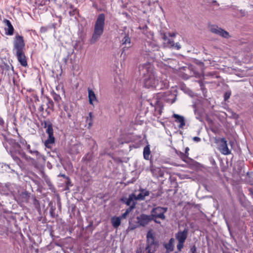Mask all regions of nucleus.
Masks as SVG:
<instances>
[{
    "label": "nucleus",
    "instance_id": "6e6d98bb",
    "mask_svg": "<svg viewBox=\"0 0 253 253\" xmlns=\"http://www.w3.org/2000/svg\"><path fill=\"white\" fill-rule=\"evenodd\" d=\"M11 66V68L12 70H13V67H12V66Z\"/></svg>",
    "mask_w": 253,
    "mask_h": 253
},
{
    "label": "nucleus",
    "instance_id": "e433bc0d",
    "mask_svg": "<svg viewBox=\"0 0 253 253\" xmlns=\"http://www.w3.org/2000/svg\"><path fill=\"white\" fill-rule=\"evenodd\" d=\"M10 66L7 64H4V65L3 67V69L7 70V71L9 70L10 69Z\"/></svg>",
    "mask_w": 253,
    "mask_h": 253
},
{
    "label": "nucleus",
    "instance_id": "9d476101",
    "mask_svg": "<svg viewBox=\"0 0 253 253\" xmlns=\"http://www.w3.org/2000/svg\"><path fill=\"white\" fill-rule=\"evenodd\" d=\"M149 38L152 39L151 41H147L146 46H148V51H158L160 48L159 45L154 41L153 39L154 37V34L152 32H149Z\"/></svg>",
    "mask_w": 253,
    "mask_h": 253
},
{
    "label": "nucleus",
    "instance_id": "6e6552de",
    "mask_svg": "<svg viewBox=\"0 0 253 253\" xmlns=\"http://www.w3.org/2000/svg\"><path fill=\"white\" fill-rule=\"evenodd\" d=\"M13 45L16 52L23 51L25 46L23 37L17 34L15 37Z\"/></svg>",
    "mask_w": 253,
    "mask_h": 253
},
{
    "label": "nucleus",
    "instance_id": "de8ad7c7",
    "mask_svg": "<svg viewBox=\"0 0 253 253\" xmlns=\"http://www.w3.org/2000/svg\"><path fill=\"white\" fill-rule=\"evenodd\" d=\"M163 39L165 41H166L167 40V36H166V35H164V37H163Z\"/></svg>",
    "mask_w": 253,
    "mask_h": 253
},
{
    "label": "nucleus",
    "instance_id": "72a5a7b5",
    "mask_svg": "<svg viewBox=\"0 0 253 253\" xmlns=\"http://www.w3.org/2000/svg\"><path fill=\"white\" fill-rule=\"evenodd\" d=\"M55 209L53 208H51L49 211L50 215L54 217L55 216V212H54Z\"/></svg>",
    "mask_w": 253,
    "mask_h": 253
},
{
    "label": "nucleus",
    "instance_id": "a878e982",
    "mask_svg": "<svg viewBox=\"0 0 253 253\" xmlns=\"http://www.w3.org/2000/svg\"><path fill=\"white\" fill-rule=\"evenodd\" d=\"M88 117L87 118V121H88V125L89 127H91L93 123V115L92 113L89 112L88 114Z\"/></svg>",
    "mask_w": 253,
    "mask_h": 253
},
{
    "label": "nucleus",
    "instance_id": "5fc2aeb1",
    "mask_svg": "<svg viewBox=\"0 0 253 253\" xmlns=\"http://www.w3.org/2000/svg\"><path fill=\"white\" fill-rule=\"evenodd\" d=\"M64 110H65V111H67V108H66L65 107H64Z\"/></svg>",
    "mask_w": 253,
    "mask_h": 253
},
{
    "label": "nucleus",
    "instance_id": "4c0bfd02",
    "mask_svg": "<svg viewBox=\"0 0 253 253\" xmlns=\"http://www.w3.org/2000/svg\"><path fill=\"white\" fill-rule=\"evenodd\" d=\"M38 111L42 113V114L43 113V111H44V107H43V105H41L40 107L38 109Z\"/></svg>",
    "mask_w": 253,
    "mask_h": 253
},
{
    "label": "nucleus",
    "instance_id": "603ef678",
    "mask_svg": "<svg viewBox=\"0 0 253 253\" xmlns=\"http://www.w3.org/2000/svg\"><path fill=\"white\" fill-rule=\"evenodd\" d=\"M181 154H182V156H183V157H185V158L187 157V156H186V155H185V154H183V153H181Z\"/></svg>",
    "mask_w": 253,
    "mask_h": 253
},
{
    "label": "nucleus",
    "instance_id": "49530a36",
    "mask_svg": "<svg viewBox=\"0 0 253 253\" xmlns=\"http://www.w3.org/2000/svg\"><path fill=\"white\" fill-rule=\"evenodd\" d=\"M69 7H70L71 9H75V8H74V5H73V4H70Z\"/></svg>",
    "mask_w": 253,
    "mask_h": 253
},
{
    "label": "nucleus",
    "instance_id": "cd10ccee",
    "mask_svg": "<svg viewBox=\"0 0 253 253\" xmlns=\"http://www.w3.org/2000/svg\"><path fill=\"white\" fill-rule=\"evenodd\" d=\"M33 205H34L35 208L39 210L40 209V204L39 201L36 198V197H34L33 198Z\"/></svg>",
    "mask_w": 253,
    "mask_h": 253
},
{
    "label": "nucleus",
    "instance_id": "b1692460",
    "mask_svg": "<svg viewBox=\"0 0 253 253\" xmlns=\"http://www.w3.org/2000/svg\"><path fill=\"white\" fill-rule=\"evenodd\" d=\"M29 197V193L27 191L22 192L19 196V198L21 199V202L26 203L28 202Z\"/></svg>",
    "mask_w": 253,
    "mask_h": 253
},
{
    "label": "nucleus",
    "instance_id": "c03bdc74",
    "mask_svg": "<svg viewBox=\"0 0 253 253\" xmlns=\"http://www.w3.org/2000/svg\"><path fill=\"white\" fill-rule=\"evenodd\" d=\"M59 176H61V177H62L64 178H66V179H69V178L68 177H67L65 174H60L59 175Z\"/></svg>",
    "mask_w": 253,
    "mask_h": 253
},
{
    "label": "nucleus",
    "instance_id": "c85d7f7f",
    "mask_svg": "<svg viewBox=\"0 0 253 253\" xmlns=\"http://www.w3.org/2000/svg\"><path fill=\"white\" fill-rule=\"evenodd\" d=\"M21 157L25 159L27 161H29L30 160H33L32 158L27 155L25 153L23 152L20 154Z\"/></svg>",
    "mask_w": 253,
    "mask_h": 253
},
{
    "label": "nucleus",
    "instance_id": "a19ab883",
    "mask_svg": "<svg viewBox=\"0 0 253 253\" xmlns=\"http://www.w3.org/2000/svg\"><path fill=\"white\" fill-rule=\"evenodd\" d=\"M193 139L196 142H199L201 140L200 138L197 136L194 137Z\"/></svg>",
    "mask_w": 253,
    "mask_h": 253
},
{
    "label": "nucleus",
    "instance_id": "a211bd4d",
    "mask_svg": "<svg viewBox=\"0 0 253 253\" xmlns=\"http://www.w3.org/2000/svg\"><path fill=\"white\" fill-rule=\"evenodd\" d=\"M174 239L173 238H171L168 243H165L164 246L167 251V253H170L174 250Z\"/></svg>",
    "mask_w": 253,
    "mask_h": 253
},
{
    "label": "nucleus",
    "instance_id": "ddd939ff",
    "mask_svg": "<svg viewBox=\"0 0 253 253\" xmlns=\"http://www.w3.org/2000/svg\"><path fill=\"white\" fill-rule=\"evenodd\" d=\"M122 44L123 45H125L126 46L123 47V51L122 54L123 53V52L126 50L125 48H129L132 45L131 42V39L129 36V35L128 34H125L124 38L121 41Z\"/></svg>",
    "mask_w": 253,
    "mask_h": 253
},
{
    "label": "nucleus",
    "instance_id": "f704fd0d",
    "mask_svg": "<svg viewBox=\"0 0 253 253\" xmlns=\"http://www.w3.org/2000/svg\"><path fill=\"white\" fill-rule=\"evenodd\" d=\"M77 9L76 8H75L74 9H73L72 11H69V15L71 16H73L74 15H75L77 12Z\"/></svg>",
    "mask_w": 253,
    "mask_h": 253
},
{
    "label": "nucleus",
    "instance_id": "6ab92c4d",
    "mask_svg": "<svg viewBox=\"0 0 253 253\" xmlns=\"http://www.w3.org/2000/svg\"><path fill=\"white\" fill-rule=\"evenodd\" d=\"M140 192L137 196L135 195V200H144L145 197L149 195V192L145 189H141Z\"/></svg>",
    "mask_w": 253,
    "mask_h": 253
},
{
    "label": "nucleus",
    "instance_id": "a18cd8bd",
    "mask_svg": "<svg viewBox=\"0 0 253 253\" xmlns=\"http://www.w3.org/2000/svg\"><path fill=\"white\" fill-rule=\"evenodd\" d=\"M174 46L176 47L177 49H180L181 48V46H180V44L178 43H176L175 45H174Z\"/></svg>",
    "mask_w": 253,
    "mask_h": 253
},
{
    "label": "nucleus",
    "instance_id": "f3484780",
    "mask_svg": "<svg viewBox=\"0 0 253 253\" xmlns=\"http://www.w3.org/2000/svg\"><path fill=\"white\" fill-rule=\"evenodd\" d=\"M134 200H135V194L133 193L130 194L128 198H123L121 200L123 203H125L127 206H129V207L133 202H135Z\"/></svg>",
    "mask_w": 253,
    "mask_h": 253
},
{
    "label": "nucleus",
    "instance_id": "bb28decb",
    "mask_svg": "<svg viewBox=\"0 0 253 253\" xmlns=\"http://www.w3.org/2000/svg\"><path fill=\"white\" fill-rule=\"evenodd\" d=\"M80 146L78 145H74L71 148L72 153L74 154H77L80 153Z\"/></svg>",
    "mask_w": 253,
    "mask_h": 253
},
{
    "label": "nucleus",
    "instance_id": "7ed1b4c3",
    "mask_svg": "<svg viewBox=\"0 0 253 253\" xmlns=\"http://www.w3.org/2000/svg\"><path fill=\"white\" fill-rule=\"evenodd\" d=\"M137 222L135 224H132L131 222L129 221L128 229L130 230H133L139 226L143 227L146 226L151 221H153L152 216L150 215H147L144 213L141 214L139 216L136 217Z\"/></svg>",
    "mask_w": 253,
    "mask_h": 253
},
{
    "label": "nucleus",
    "instance_id": "ea45409f",
    "mask_svg": "<svg viewBox=\"0 0 253 253\" xmlns=\"http://www.w3.org/2000/svg\"><path fill=\"white\" fill-rule=\"evenodd\" d=\"M168 43H169V44L171 46H174V41L173 40H169Z\"/></svg>",
    "mask_w": 253,
    "mask_h": 253
},
{
    "label": "nucleus",
    "instance_id": "3c124183",
    "mask_svg": "<svg viewBox=\"0 0 253 253\" xmlns=\"http://www.w3.org/2000/svg\"><path fill=\"white\" fill-rule=\"evenodd\" d=\"M189 150V148L187 147L186 148V151H185V153H187V152Z\"/></svg>",
    "mask_w": 253,
    "mask_h": 253
},
{
    "label": "nucleus",
    "instance_id": "4be33fe9",
    "mask_svg": "<svg viewBox=\"0 0 253 253\" xmlns=\"http://www.w3.org/2000/svg\"><path fill=\"white\" fill-rule=\"evenodd\" d=\"M88 92L89 102L90 104L93 105L94 101H97L96 95L94 91L91 89L88 88Z\"/></svg>",
    "mask_w": 253,
    "mask_h": 253
},
{
    "label": "nucleus",
    "instance_id": "79ce46f5",
    "mask_svg": "<svg viewBox=\"0 0 253 253\" xmlns=\"http://www.w3.org/2000/svg\"><path fill=\"white\" fill-rule=\"evenodd\" d=\"M25 149L28 151V152L29 153L30 150H31V146L30 144H28L26 146Z\"/></svg>",
    "mask_w": 253,
    "mask_h": 253
},
{
    "label": "nucleus",
    "instance_id": "f257e3e1",
    "mask_svg": "<svg viewBox=\"0 0 253 253\" xmlns=\"http://www.w3.org/2000/svg\"><path fill=\"white\" fill-rule=\"evenodd\" d=\"M140 71H143V74L145 76L144 86L148 88H155L158 90L167 89L169 87V82L165 78V76L159 78L153 72L152 68L150 64H143L139 67Z\"/></svg>",
    "mask_w": 253,
    "mask_h": 253
},
{
    "label": "nucleus",
    "instance_id": "f8f14e48",
    "mask_svg": "<svg viewBox=\"0 0 253 253\" xmlns=\"http://www.w3.org/2000/svg\"><path fill=\"white\" fill-rule=\"evenodd\" d=\"M16 55L18 61L19 62L21 66L25 67L28 66L27 59L24 50L22 51L16 52Z\"/></svg>",
    "mask_w": 253,
    "mask_h": 253
},
{
    "label": "nucleus",
    "instance_id": "13d9d810",
    "mask_svg": "<svg viewBox=\"0 0 253 253\" xmlns=\"http://www.w3.org/2000/svg\"><path fill=\"white\" fill-rule=\"evenodd\" d=\"M166 253H167V251H166Z\"/></svg>",
    "mask_w": 253,
    "mask_h": 253
},
{
    "label": "nucleus",
    "instance_id": "dca6fc26",
    "mask_svg": "<svg viewBox=\"0 0 253 253\" xmlns=\"http://www.w3.org/2000/svg\"><path fill=\"white\" fill-rule=\"evenodd\" d=\"M46 108L45 109V112L47 113V115H49L50 114L51 111H54V104L51 98L48 97H46Z\"/></svg>",
    "mask_w": 253,
    "mask_h": 253
},
{
    "label": "nucleus",
    "instance_id": "4d7b16f0",
    "mask_svg": "<svg viewBox=\"0 0 253 253\" xmlns=\"http://www.w3.org/2000/svg\"><path fill=\"white\" fill-rule=\"evenodd\" d=\"M70 116H71V115H69H69H68V117H70Z\"/></svg>",
    "mask_w": 253,
    "mask_h": 253
},
{
    "label": "nucleus",
    "instance_id": "412c9836",
    "mask_svg": "<svg viewBox=\"0 0 253 253\" xmlns=\"http://www.w3.org/2000/svg\"><path fill=\"white\" fill-rule=\"evenodd\" d=\"M143 157L144 159L146 160H149L151 159V151L150 145H146L143 149Z\"/></svg>",
    "mask_w": 253,
    "mask_h": 253
},
{
    "label": "nucleus",
    "instance_id": "c9c22d12",
    "mask_svg": "<svg viewBox=\"0 0 253 253\" xmlns=\"http://www.w3.org/2000/svg\"><path fill=\"white\" fill-rule=\"evenodd\" d=\"M197 248L195 245L192 246L190 249L192 253H196Z\"/></svg>",
    "mask_w": 253,
    "mask_h": 253
},
{
    "label": "nucleus",
    "instance_id": "7c9ffc66",
    "mask_svg": "<svg viewBox=\"0 0 253 253\" xmlns=\"http://www.w3.org/2000/svg\"><path fill=\"white\" fill-rule=\"evenodd\" d=\"M156 249L155 248H154L153 249H147V248H145V251L143 253H155V252L156 251Z\"/></svg>",
    "mask_w": 253,
    "mask_h": 253
},
{
    "label": "nucleus",
    "instance_id": "4468645a",
    "mask_svg": "<svg viewBox=\"0 0 253 253\" xmlns=\"http://www.w3.org/2000/svg\"><path fill=\"white\" fill-rule=\"evenodd\" d=\"M172 117L175 119V122L176 123L179 124V128H183L184 126H185V121L184 118L182 116L176 114H174L172 115Z\"/></svg>",
    "mask_w": 253,
    "mask_h": 253
},
{
    "label": "nucleus",
    "instance_id": "2eb2a0df",
    "mask_svg": "<svg viewBox=\"0 0 253 253\" xmlns=\"http://www.w3.org/2000/svg\"><path fill=\"white\" fill-rule=\"evenodd\" d=\"M3 23L7 27L5 29V34L9 36L12 35L14 33V29L10 21L9 20L4 19L3 20Z\"/></svg>",
    "mask_w": 253,
    "mask_h": 253
},
{
    "label": "nucleus",
    "instance_id": "2f4dec72",
    "mask_svg": "<svg viewBox=\"0 0 253 253\" xmlns=\"http://www.w3.org/2000/svg\"><path fill=\"white\" fill-rule=\"evenodd\" d=\"M231 96V92H226L224 94V99L225 101H226L227 99H228Z\"/></svg>",
    "mask_w": 253,
    "mask_h": 253
},
{
    "label": "nucleus",
    "instance_id": "1a4fd4ad",
    "mask_svg": "<svg viewBox=\"0 0 253 253\" xmlns=\"http://www.w3.org/2000/svg\"><path fill=\"white\" fill-rule=\"evenodd\" d=\"M219 144L218 150L221 154L224 155H228L231 154V151L229 150L227 145V142L225 138H221L218 139Z\"/></svg>",
    "mask_w": 253,
    "mask_h": 253
},
{
    "label": "nucleus",
    "instance_id": "c756f323",
    "mask_svg": "<svg viewBox=\"0 0 253 253\" xmlns=\"http://www.w3.org/2000/svg\"><path fill=\"white\" fill-rule=\"evenodd\" d=\"M19 143H20L22 146H24L25 147H26V146L27 145H28V144L27 143V142L26 140L25 139H24V138H22V137H21V138H20V139H19Z\"/></svg>",
    "mask_w": 253,
    "mask_h": 253
},
{
    "label": "nucleus",
    "instance_id": "5701e85b",
    "mask_svg": "<svg viewBox=\"0 0 253 253\" xmlns=\"http://www.w3.org/2000/svg\"><path fill=\"white\" fill-rule=\"evenodd\" d=\"M121 218L120 217L114 216L111 218V223L112 226L115 228H117L121 223Z\"/></svg>",
    "mask_w": 253,
    "mask_h": 253
},
{
    "label": "nucleus",
    "instance_id": "473e14b6",
    "mask_svg": "<svg viewBox=\"0 0 253 253\" xmlns=\"http://www.w3.org/2000/svg\"><path fill=\"white\" fill-rule=\"evenodd\" d=\"M29 153L32 155H34L38 157L40 155V153L37 150H30Z\"/></svg>",
    "mask_w": 253,
    "mask_h": 253
},
{
    "label": "nucleus",
    "instance_id": "423d86ee",
    "mask_svg": "<svg viewBox=\"0 0 253 253\" xmlns=\"http://www.w3.org/2000/svg\"><path fill=\"white\" fill-rule=\"evenodd\" d=\"M188 236V230L185 229L183 231H179L175 235L176 240L177 241V250L181 252L184 247V244Z\"/></svg>",
    "mask_w": 253,
    "mask_h": 253
},
{
    "label": "nucleus",
    "instance_id": "aec40b11",
    "mask_svg": "<svg viewBox=\"0 0 253 253\" xmlns=\"http://www.w3.org/2000/svg\"><path fill=\"white\" fill-rule=\"evenodd\" d=\"M136 206V202H133L132 205L128 207L125 211L124 213H123L120 217L121 218V219H125L126 218L127 216L128 215V214L133 210L135 208Z\"/></svg>",
    "mask_w": 253,
    "mask_h": 253
},
{
    "label": "nucleus",
    "instance_id": "37998d69",
    "mask_svg": "<svg viewBox=\"0 0 253 253\" xmlns=\"http://www.w3.org/2000/svg\"><path fill=\"white\" fill-rule=\"evenodd\" d=\"M46 30H47V28L46 27H42L41 28V32H45L46 31Z\"/></svg>",
    "mask_w": 253,
    "mask_h": 253
},
{
    "label": "nucleus",
    "instance_id": "9b49d317",
    "mask_svg": "<svg viewBox=\"0 0 253 253\" xmlns=\"http://www.w3.org/2000/svg\"><path fill=\"white\" fill-rule=\"evenodd\" d=\"M211 31L215 34L225 38H228L229 37V33L224 30L218 27L216 25H212L210 28Z\"/></svg>",
    "mask_w": 253,
    "mask_h": 253
},
{
    "label": "nucleus",
    "instance_id": "20e7f679",
    "mask_svg": "<svg viewBox=\"0 0 253 253\" xmlns=\"http://www.w3.org/2000/svg\"><path fill=\"white\" fill-rule=\"evenodd\" d=\"M42 125L44 128H46L45 131L48 136L47 139L45 141L44 145L46 147L50 148L51 145L55 142L52 124L50 121L44 120L42 123Z\"/></svg>",
    "mask_w": 253,
    "mask_h": 253
},
{
    "label": "nucleus",
    "instance_id": "8fccbe9b",
    "mask_svg": "<svg viewBox=\"0 0 253 253\" xmlns=\"http://www.w3.org/2000/svg\"><path fill=\"white\" fill-rule=\"evenodd\" d=\"M147 28H148V27H147L146 25H145V26H144V27H143V29H147Z\"/></svg>",
    "mask_w": 253,
    "mask_h": 253
},
{
    "label": "nucleus",
    "instance_id": "f03ea898",
    "mask_svg": "<svg viewBox=\"0 0 253 253\" xmlns=\"http://www.w3.org/2000/svg\"><path fill=\"white\" fill-rule=\"evenodd\" d=\"M105 15L104 13L98 15L94 26L93 32L90 40L91 43H94L103 35L105 25Z\"/></svg>",
    "mask_w": 253,
    "mask_h": 253
},
{
    "label": "nucleus",
    "instance_id": "393cba45",
    "mask_svg": "<svg viewBox=\"0 0 253 253\" xmlns=\"http://www.w3.org/2000/svg\"><path fill=\"white\" fill-rule=\"evenodd\" d=\"M52 96L54 100L56 103H59L60 101L61 100V97L60 96V95L58 94L57 93H55L54 91L52 92Z\"/></svg>",
    "mask_w": 253,
    "mask_h": 253
},
{
    "label": "nucleus",
    "instance_id": "864d4df0",
    "mask_svg": "<svg viewBox=\"0 0 253 253\" xmlns=\"http://www.w3.org/2000/svg\"><path fill=\"white\" fill-rule=\"evenodd\" d=\"M151 171L152 173L154 172V169H151Z\"/></svg>",
    "mask_w": 253,
    "mask_h": 253
},
{
    "label": "nucleus",
    "instance_id": "39448f33",
    "mask_svg": "<svg viewBox=\"0 0 253 253\" xmlns=\"http://www.w3.org/2000/svg\"><path fill=\"white\" fill-rule=\"evenodd\" d=\"M168 208L161 207H157L153 208L151 211V215L153 221L158 224H160L161 222L157 220V218L164 220L166 219L165 213L167 211Z\"/></svg>",
    "mask_w": 253,
    "mask_h": 253
},
{
    "label": "nucleus",
    "instance_id": "09e8293b",
    "mask_svg": "<svg viewBox=\"0 0 253 253\" xmlns=\"http://www.w3.org/2000/svg\"><path fill=\"white\" fill-rule=\"evenodd\" d=\"M169 36H170V37H174L175 36V34H174V33L169 34Z\"/></svg>",
    "mask_w": 253,
    "mask_h": 253
},
{
    "label": "nucleus",
    "instance_id": "0eeeda50",
    "mask_svg": "<svg viewBox=\"0 0 253 253\" xmlns=\"http://www.w3.org/2000/svg\"><path fill=\"white\" fill-rule=\"evenodd\" d=\"M157 245V242L155 241V236L152 229L149 230L146 235V247L147 249H153Z\"/></svg>",
    "mask_w": 253,
    "mask_h": 253
},
{
    "label": "nucleus",
    "instance_id": "58836bf2",
    "mask_svg": "<svg viewBox=\"0 0 253 253\" xmlns=\"http://www.w3.org/2000/svg\"><path fill=\"white\" fill-rule=\"evenodd\" d=\"M4 125V121L3 119L0 116V126L3 127Z\"/></svg>",
    "mask_w": 253,
    "mask_h": 253
}]
</instances>
